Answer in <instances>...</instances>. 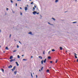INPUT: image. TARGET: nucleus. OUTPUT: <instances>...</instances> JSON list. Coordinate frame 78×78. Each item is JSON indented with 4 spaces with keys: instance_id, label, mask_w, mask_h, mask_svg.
Segmentation results:
<instances>
[{
    "instance_id": "obj_1",
    "label": "nucleus",
    "mask_w": 78,
    "mask_h": 78,
    "mask_svg": "<svg viewBox=\"0 0 78 78\" xmlns=\"http://www.w3.org/2000/svg\"><path fill=\"white\" fill-rule=\"evenodd\" d=\"M12 66L11 65H10L8 67V68L9 69H11V68H12Z\"/></svg>"
},
{
    "instance_id": "obj_2",
    "label": "nucleus",
    "mask_w": 78,
    "mask_h": 78,
    "mask_svg": "<svg viewBox=\"0 0 78 78\" xmlns=\"http://www.w3.org/2000/svg\"><path fill=\"white\" fill-rule=\"evenodd\" d=\"M36 13H37V12L36 11H34L33 12V14H34V15H35V14H36Z\"/></svg>"
},
{
    "instance_id": "obj_3",
    "label": "nucleus",
    "mask_w": 78,
    "mask_h": 78,
    "mask_svg": "<svg viewBox=\"0 0 78 78\" xmlns=\"http://www.w3.org/2000/svg\"><path fill=\"white\" fill-rule=\"evenodd\" d=\"M15 60H16V59H11L10 61V62H12V61H15Z\"/></svg>"
},
{
    "instance_id": "obj_4",
    "label": "nucleus",
    "mask_w": 78,
    "mask_h": 78,
    "mask_svg": "<svg viewBox=\"0 0 78 78\" xmlns=\"http://www.w3.org/2000/svg\"><path fill=\"white\" fill-rule=\"evenodd\" d=\"M12 58H13V56H12V55H11L9 59H12Z\"/></svg>"
},
{
    "instance_id": "obj_5",
    "label": "nucleus",
    "mask_w": 78,
    "mask_h": 78,
    "mask_svg": "<svg viewBox=\"0 0 78 78\" xmlns=\"http://www.w3.org/2000/svg\"><path fill=\"white\" fill-rule=\"evenodd\" d=\"M27 9H28V8L27 7H25V11H27Z\"/></svg>"
},
{
    "instance_id": "obj_6",
    "label": "nucleus",
    "mask_w": 78,
    "mask_h": 78,
    "mask_svg": "<svg viewBox=\"0 0 78 78\" xmlns=\"http://www.w3.org/2000/svg\"><path fill=\"white\" fill-rule=\"evenodd\" d=\"M38 58H39L40 59H42V57L41 56H39Z\"/></svg>"
},
{
    "instance_id": "obj_7",
    "label": "nucleus",
    "mask_w": 78,
    "mask_h": 78,
    "mask_svg": "<svg viewBox=\"0 0 78 78\" xmlns=\"http://www.w3.org/2000/svg\"><path fill=\"white\" fill-rule=\"evenodd\" d=\"M46 61H47V59L45 58L43 61V62H44V63H45V62H46Z\"/></svg>"
},
{
    "instance_id": "obj_8",
    "label": "nucleus",
    "mask_w": 78,
    "mask_h": 78,
    "mask_svg": "<svg viewBox=\"0 0 78 78\" xmlns=\"http://www.w3.org/2000/svg\"><path fill=\"white\" fill-rule=\"evenodd\" d=\"M16 64L17 66H19V64H18V62H16Z\"/></svg>"
},
{
    "instance_id": "obj_9",
    "label": "nucleus",
    "mask_w": 78,
    "mask_h": 78,
    "mask_svg": "<svg viewBox=\"0 0 78 78\" xmlns=\"http://www.w3.org/2000/svg\"><path fill=\"white\" fill-rule=\"evenodd\" d=\"M28 34H31V35H33V34H32V32H30L28 33Z\"/></svg>"
},
{
    "instance_id": "obj_10",
    "label": "nucleus",
    "mask_w": 78,
    "mask_h": 78,
    "mask_svg": "<svg viewBox=\"0 0 78 78\" xmlns=\"http://www.w3.org/2000/svg\"><path fill=\"white\" fill-rule=\"evenodd\" d=\"M16 66H14L13 69L14 70H16Z\"/></svg>"
},
{
    "instance_id": "obj_11",
    "label": "nucleus",
    "mask_w": 78,
    "mask_h": 78,
    "mask_svg": "<svg viewBox=\"0 0 78 78\" xmlns=\"http://www.w3.org/2000/svg\"><path fill=\"white\" fill-rule=\"evenodd\" d=\"M14 73L15 75H16V74L17 73V71H15L14 72Z\"/></svg>"
},
{
    "instance_id": "obj_12",
    "label": "nucleus",
    "mask_w": 78,
    "mask_h": 78,
    "mask_svg": "<svg viewBox=\"0 0 78 78\" xmlns=\"http://www.w3.org/2000/svg\"><path fill=\"white\" fill-rule=\"evenodd\" d=\"M48 24H49V25H53V24H51L49 22H48Z\"/></svg>"
},
{
    "instance_id": "obj_13",
    "label": "nucleus",
    "mask_w": 78,
    "mask_h": 78,
    "mask_svg": "<svg viewBox=\"0 0 78 78\" xmlns=\"http://www.w3.org/2000/svg\"><path fill=\"white\" fill-rule=\"evenodd\" d=\"M60 49L61 50H62V48L61 47H60Z\"/></svg>"
},
{
    "instance_id": "obj_14",
    "label": "nucleus",
    "mask_w": 78,
    "mask_h": 78,
    "mask_svg": "<svg viewBox=\"0 0 78 78\" xmlns=\"http://www.w3.org/2000/svg\"><path fill=\"white\" fill-rule=\"evenodd\" d=\"M51 19H53V20L54 21L56 20V19H55L53 17H52Z\"/></svg>"
},
{
    "instance_id": "obj_15",
    "label": "nucleus",
    "mask_w": 78,
    "mask_h": 78,
    "mask_svg": "<svg viewBox=\"0 0 78 78\" xmlns=\"http://www.w3.org/2000/svg\"><path fill=\"white\" fill-rule=\"evenodd\" d=\"M41 64H43V62H44V60H42L41 61Z\"/></svg>"
},
{
    "instance_id": "obj_16",
    "label": "nucleus",
    "mask_w": 78,
    "mask_h": 78,
    "mask_svg": "<svg viewBox=\"0 0 78 78\" xmlns=\"http://www.w3.org/2000/svg\"><path fill=\"white\" fill-rule=\"evenodd\" d=\"M5 49L6 50H9V48H8L7 47H6V48H5Z\"/></svg>"
},
{
    "instance_id": "obj_17",
    "label": "nucleus",
    "mask_w": 78,
    "mask_h": 78,
    "mask_svg": "<svg viewBox=\"0 0 78 78\" xmlns=\"http://www.w3.org/2000/svg\"><path fill=\"white\" fill-rule=\"evenodd\" d=\"M58 0H55V3H57V2H58Z\"/></svg>"
},
{
    "instance_id": "obj_18",
    "label": "nucleus",
    "mask_w": 78,
    "mask_h": 78,
    "mask_svg": "<svg viewBox=\"0 0 78 78\" xmlns=\"http://www.w3.org/2000/svg\"><path fill=\"white\" fill-rule=\"evenodd\" d=\"M17 58H18L19 59V58H20V56L19 55H17Z\"/></svg>"
},
{
    "instance_id": "obj_19",
    "label": "nucleus",
    "mask_w": 78,
    "mask_h": 78,
    "mask_svg": "<svg viewBox=\"0 0 78 78\" xmlns=\"http://www.w3.org/2000/svg\"><path fill=\"white\" fill-rule=\"evenodd\" d=\"M48 58L49 59H51V57L50 56H48Z\"/></svg>"
},
{
    "instance_id": "obj_20",
    "label": "nucleus",
    "mask_w": 78,
    "mask_h": 78,
    "mask_svg": "<svg viewBox=\"0 0 78 78\" xmlns=\"http://www.w3.org/2000/svg\"><path fill=\"white\" fill-rule=\"evenodd\" d=\"M51 51H55V50L54 49H52L51 50Z\"/></svg>"
},
{
    "instance_id": "obj_21",
    "label": "nucleus",
    "mask_w": 78,
    "mask_h": 78,
    "mask_svg": "<svg viewBox=\"0 0 78 78\" xmlns=\"http://www.w3.org/2000/svg\"><path fill=\"white\" fill-rule=\"evenodd\" d=\"M49 71H50V70H49V69H47V70H46L47 72H49Z\"/></svg>"
},
{
    "instance_id": "obj_22",
    "label": "nucleus",
    "mask_w": 78,
    "mask_h": 78,
    "mask_svg": "<svg viewBox=\"0 0 78 78\" xmlns=\"http://www.w3.org/2000/svg\"><path fill=\"white\" fill-rule=\"evenodd\" d=\"M1 69L3 72H4V69L2 68Z\"/></svg>"
},
{
    "instance_id": "obj_23",
    "label": "nucleus",
    "mask_w": 78,
    "mask_h": 78,
    "mask_svg": "<svg viewBox=\"0 0 78 78\" xmlns=\"http://www.w3.org/2000/svg\"><path fill=\"white\" fill-rule=\"evenodd\" d=\"M72 23H77V22L76 21V22H73Z\"/></svg>"
},
{
    "instance_id": "obj_24",
    "label": "nucleus",
    "mask_w": 78,
    "mask_h": 78,
    "mask_svg": "<svg viewBox=\"0 0 78 78\" xmlns=\"http://www.w3.org/2000/svg\"><path fill=\"white\" fill-rule=\"evenodd\" d=\"M27 60L26 59H23V61H27Z\"/></svg>"
},
{
    "instance_id": "obj_25",
    "label": "nucleus",
    "mask_w": 78,
    "mask_h": 78,
    "mask_svg": "<svg viewBox=\"0 0 78 78\" xmlns=\"http://www.w3.org/2000/svg\"><path fill=\"white\" fill-rule=\"evenodd\" d=\"M44 67H42L41 68V70L42 71V69H43V68Z\"/></svg>"
},
{
    "instance_id": "obj_26",
    "label": "nucleus",
    "mask_w": 78,
    "mask_h": 78,
    "mask_svg": "<svg viewBox=\"0 0 78 78\" xmlns=\"http://www.w3.org/2000/svg\"><path fill=\"white\" fill-rule=\"evenodd\" d=\"M33 11H34L35 10V8L34 7H33Z\"/></svg>"
},
{
    "instance_id": "obj_27",
    "label": "nucleus",
    "mask_w": 78,
    "mask_h": 78,
    "mask_svg": "<svg viewBox=\"0 0 78 78\" xmlns=\"http://www.w3.org/2000/svg\"><path fill=\"white\" fill-rule=\"evenodd\" d=\"M74 56H75V58H78V57L76 55H75Z\"/></svg>"
},
{
    "instance_id": "obj_28",
    "label": "nucleus",
    "mask_w": 78,
    "mask_h": 78,
    "mask_svg": "<svg viewBox=\"0 0 78 78\" xmlns=\"http://www.w3.org/2000/svg\"><path fill=\"white\" fill-rule=\"evenodd\" d=\"M43 55H45V51H44L43 52Z\"/></svg>"
},
{
    "instance_id": "obj_29",
    "label": "nucleus",
    "mask_w": 78,
    "mask_h": 78,
    "mask_svg": "<svg viewBox=\"0 0 78 78\" xmlns=\"http://www.w3.org/2000/svg\"><path fill=\"white\" fill-rule=\"evenodd\" d=\"M10 2H11V3H13V1L12 0H10Z\"/></svg>"
},
{
    "instance_id": "obj_30",
    "label": "nucleus",
    "mask_w": 78,
    "mask_h": 78,
    "mask_svg": "<svg viewBox=\"0 0 78 78\" xmlns=\"http://www.w3.org/2000/svg\"><path fill=\"white\" fill-rule=\"evenodd\" d=\"M58 62V59L56 60V61L55 62V63Z\"/></svg>"
},
{
    "instance_id": "obj_31",
    "label": "nucleus",
    "mask_w": 78,
    "mask_h": 78,
    "mask_svg": "<svg viewBox=\"0 0 78 78\" xmlns=\"http://www.w3.org/2000/svg\"><path fill=\"white\" fill-rule=\"evenodd\" d=\"M17 48H19V45H17Z\"/></svg>"
},
{
    "instance_id": "obj_32",
    "label": "nucleus",
    "mask_w": 78,
    "mask_h": 78,
    "mask_svg": "<svg viewBox=\"0 0 78 78\" xmlns=\"http://www.w3.org/2000/svg\"><path fill=\"white\" fill-rule=\"evenodd\" d=\"M31 76L32 77V78H33V74H32V73H31Z\"/></svg>"
},
{
    "instance_id": "obj_33",
    "label": "nucleus",
    "mask_w": 78,
    "mask_h": 78,
    "mask_svg": "<svg viewBox=\"0 0 78 78\" xmlns=\"http://www.w3.org/2000/svg\"><path fill=\"white\" fill-rule=\"evenodd\" d=\"M50 62V63H53V61H51Z\"/></svg>"
},
{
    "instance_id": "obj_34",
    "label": "nucleus",
    "mask_w": 78,
    "mask_h": 78,
    "mask_svg": "<svg viewBox=\"0 0 78 78\" xmlns=\"http://www.w3.org/2000/svg\"><path fill=\"white\" fill-rule=\"evenodd\" d=\"M16 6H17V3H16Z\"/></svg>"
},
{
    "instance_id": "obj_35",
    "label": "nucleus",
    "mask_w": 78,
    "mask_h": 78,
    "mask_svg": "<svg viewBox=\"0 0 78 78\" xmlns=\"http://www.w3.org/2000/svg\"><path fill=\"white\" fill-rule=\"evenodd\" d=\"M11 37V34H10L9 37V38H10Z\"/></svg>"
},
{
    "instance_id": "obj_36",
    "label": "nucleus",
    "mask_w": 78,
    "mask_h": 78,
    "mask_svg": "<svg viewBox=\"0 0 78 78\" xmlns=\"http://www.w3.org/2000/svg\"><path fill=\"white\" fill-rule=\"evenodd\" d=\"M33 4V2H32L31 3V4L32 5Z\"/></svg>"
},
{
    "instance_id": "obj_37",
    "label": "nucleus",
    "mask_w": 78,
    "mask_h": 78,
    "mask_svg": "<svg viewBox=\"0 0 78 78\" xmlns=\"http://www.w3.org/2000/svg\"><path fill=\"white\" fill-rule=\"evenodd\" d=\"M11 70H12V72H13V71H14V69H11Z\"/></svg>"
},
{
    "instance_id": "obj_38",
    "label": "nucleus",
    "mask_w": 78,
    "mask_h": 78,
    "mask_svg": "<svg viewBox=\"0 0 78 78\" xmlns=\"http://www.w3.org/2000/svg\"><path fill=\"white\" fill-rule=\"evenodd\" d=\"M9 9H8V8H6V10H7V11H8Z\"/></svg>"
},
{
    "instance_id": "obj_39",
    "label": "nucleus",
    "mask_w": 78,
    "mask_h": 78,
    "mask_svg": "<svg viewBox=\"0 0 78 78\" xmlns=\"http://www.w3.org/2000/svg\"><path fill=\"white\" fill-rule=\"evenodd\" d=\"M16 51H17L16 50H14L13 51V52H15Z\"/></svg>"
},
{
    "instance_id": "obj_40",
    "label": "nucleus",
    "mask_w": 78,
    "mask_h": 78,
    "mask_svg": "<svg viewBox=\"0 0 78 78\" xmlns=\"http://www.w3.org/2000/svg\"><path fill=\"white\" fill-rule=\"evenodd\" d=\"M74 55H75H75H76H76H77L75 53H74Z\"/></svg>"
},
{
    "instance_id": "obj_41",
    "label": "nucleus",
    "mask_w": 78,
    "mask_h": 78,
    "mask_svg": "<svg viewBox=\"0 0 78 78\" xmlns=\"http://www.w3.org/2000/svg\"><path fill=\"white\" fill-rule=\"evenodd\" d=\"M20 15H21V16L22 15V13H21V12H20Z\"/></svg>"
},
{
    "instance_id": "obj_42",
    "label": "nucleus",
    "mask_w": 78,
    "mask_h": 78,
    "mask_svg": "<svg viewBox=\"0 0 78 78\" xmlns=\"http://www.w3.org/2000/svg\"><path fill=\"white\" fill-rule=\"evenodd\" d=\"M34 8H36V6L34 5Z\"/></svg>"
},
{
    "instance_id": "obj_43",
    "label": "nucleus",
    "mask_w": 78,
    "mask_h": 78,
    "mask_svg": "<svg viewBox=\"0 0 78 78\" xmlns=\"http://www.w3.org/2000/svg\"><path fill=\"white\" fill-rule=\"evenodd\" d=\"M36 14H39V12L37 13H37Z\"/></svg>"
},
{
    "instance_id": "obj_44",
    "label": "nucleus",
    "mask_w": 78,
    "mask_h": 78,
    "mask_svg": "<svg viewBox=\"0 0 78 78\" xmlns=\"http://www.w3.org/2000/svg\"><path fill=\"white\" fill-rule=\"evenodd\" d=\"M50 51H49L48 52V54H50Z\"/></svg>"
},
{
    "instance_id": "obj_45",
    "label": "nucleus",
    "mask_w": 78,
    "mask_h": 78,
    "mask_svg": "<svg viewBox=\"0 0 78 78\" xmlns=\"http://www.w3.org/2000/svg\"><path fill=\"white\" fill-rule=\"evenodd\" d=\"M19 43H20L21 44H22V43L20 42V41H19Z\"/></svg>"
},
{
    "instance_id": "obj_46",
    "label": "nucleus",
    "mask_w": 78,
    "mask_h": 78,
    "mask_svg": "<svg viewBox=\"0 0 78 78\" xmlns=\"http://www.w3.org/2000/svg\"><path fill=\"white\" fill-rule=\"evenodd\" d=\"M36 78H37V75H36Z\"/></svg>"
},
{
    "instance_id": "obj_47",
    "label": "nucleus",
    "mask_w": 78,
    "mask_h": 78,
    "mask_svg": "<svg viewBox=\"0 0 78 78\" xmlns=\"http://www.w3.org/2000/svg\"><path fill=\"white\" fill-rule=\"evenodd\" d=\"M12 12L13 13H14V11H13V10H12Z\"/></svg>"
},
{
    "instance_id": "obj_48",
    "label": "nucleus",
    "mask_w": 78,
    "mask_h": 78,
    "mask_svg": "<svg viewBox=\"0 0 78 78\" xmlns=\"http://www.w3.org/2000/svg\"><path fill=\"white\" fill-rule=\"evenodd\" d=\"M20 9H22V8H21V7H20Z\"/></svg>"
},
{
    "instance_id": "obj_49",
    "label": "nucleus",
    "mask_w": 78,
    "mask_h": 78,
    "mask_svg": "<svg viewBox=\"0 0 78 78\" xmlns=\"http://www.w3.org/2000/svg\"><path fill=\"white\" fill-rule=\"evenodd\" d=\"M17 1H21V0H17Z\"/></svg>"
},
{
    "instance_id": "obj_50",
    "label": "nucleus",
    "mask_w": 78,
    "mask_h": 78,
    "mask_svg": "<svg viewBox=\"0 0 78 78\" xmlns=\"http://www.w3.org/2000/svg\"><path fill=\"white\" fill-rule=\"evenodd\" d=\"M37 10H39V9H38V7H37Z\"/></svg>"
},
{
    "instance_id": "obj_51",
    "label": "nucleus",
    "mask_w": 78,
    "mask_h": 78,
    "mask_svg": "<svg viewBox=\"0 0 78 78\" xmlns=\"http://www.w3.org/2000/svg\"><path fill=\"white\" fill-rule=\"evenodd\" d=\"M77 62H78V59H77Z\"/></svg>"
},
{
    "instance_id": "obj_52",
    "label": "nucleus",
    "mask_w": 78,
    "mask_h": 78,
    "mask_svg": "<svg viewBox=\"0 0 78 78\" xmlns=\"http://www.w3.org/2000/svg\"><path fill=\"white\" fill-rule=\"evenodd\" d=\"M39 72H41V69H39Z\"/></svg>"
},
{
    "instance_id": "obj_53",
    "label": "nucleus",
    "mask_w": 78,
    "mask_h": 78,
    "mask_svg": "<svg viewBox=\"0 0 78 78\" xmlns=\"http://www.w3.org/2000/svg\"><path fill=\"white\" fill-rule=\"evenodd\" d=\"M67 12V11H66L65 12H65V13Z\"/></svg>"
},
{
    "instance_id": "obj_54",
    "label": "nucleus",
    "mask_w": 78,
    "mask_h": 78,
    "mask_svg": "<svg viewBox=\"0 0 78 78\" xmlns=\"http://www.w3.org/2000/svg\"><path fill=\"white\" fill-rule=\"evenodd\" d=\"M22 56H24V55H22Z\"/></svg>"
},
{
    "instance_id": "obj_55",
    "label": "nucleus",
    "mask_w": 78,
    "mask_h": 78,
    "mask_svg": "<svg viewBox=\"0 0 78 78\" xmlns=\"http://www.w3.org/2000/svg\"><path fill=\"white\" fill-rule=\"evenodd\" d=\"M33 58V56H31V58Z\"/></svg>"
},
{
    "instance_id": "obj_56",
    "label": "nucleus",
    "mask_w": 78,
    "mask_h": 78,
    "mask_svg": "<svg viewBox=\"0 0 78 78\" xmlns=\"http://www.w3.org/2000/svg\"><path fill=\"white\" fill-rule=\"evenodd\" d=\"M0 33H1V30H0Z\"/></svg>"
},
{
    "instance_id": "obj_57",
    "label": "nucleus",
    "mask_w": 78,
    "mask_h": 78,
    "mask_svg": "<svg viewBox=\"0 0 78 78\" xmlns=\"http://www.w3.org/2000/svg\"><path fill=\"white\" fill-rule=\"evenodd\" d=\"M40 16H41V17H42V16H41V15H40Z\"/></svg>"
},
{
    "instance_id": "obj_58",
    "label": "nucleus",
    "mask_w": 78,
    "mask_h": 78,
    "mask_svg": "<svg viewBox=\"0 0 78 78\" xmlns=\"http://www.w3.org/2000/svg\"><path fill=\"white\" fill-rule=\"evenodd\" d=\"M76 1H77V0H75V2H76Z\"/></svg>"
},
{
    "instance_id": "obj_59",
    "label": "nucleus",
    "mask_w": 78,
    "mask_h": 78,
    "mask_svg": "<svg viewBox=\"0 0 78 78\" xmlns=\"http://www.w3.org/2000/svg\"><path fill=\"white\" fill-rule=\"evenodd\" d=\"M3 53H5V51H4Z\"/></svg>"
},
{
    "instance_id": "obj_60",
    "label": "nucleus",
    "mask_w": 78,
    "mask_h": 78,
    "mask_svg": "<svg viewBox=\"0 0 78 78\" xmlns=\"http://www.w3.org/2000/svg\"><path fill=\"white\" fill-rule=\"evenodd\" d=\"M27 6L28 7V5H27Z\"/></svg>"
},
{
    "instance_id": "obj_61",
    "label": "nucleus",
    "mask_w": 78,
    "mask_h": 78,
    "mask_svg": "<svg viewBox=\"0 0 78 78\" xmlns=\"http://www.w3.org/2000/svg\"><path fill=\"white\" fill-rule=\"evenodd\" d=\"M15 41H16V39L14 40Z\"/></svg>"
},
{
    "instance_id": "obj_62",
    "label": "nucleus",
    "mask_w": 78,
    "mask_h": 78,
    "mask_svg": "<svg viewBox=\"0 0 78 78\" xmlns=\"http://www.w3.org/2000/svg\"><path fill=\"white\" fill-rule=\"evenodd\" d=\"M51 67H49V69H51Z\"/></svg>"
},
{
    "instance_id": "obj_63",
    "label": "nucleus",
    "mask_w": 78,
    "mask_h": 78,
    "mask_svg": "<svg viewBox=\"0 0 78 78\" xmlns=\"http://www.w3.org/2000/svg\"><path fill=\"white\" fill-rule=\"evenodd\" d=\"M33 74H34V73H33Z\"/></svg>"
},
{
    "instance_id": "obj_64",
    "label": "nucleus",
    "mask_w": 78,
    "mask_h": 78,
    "mask_svg": "<svg viewBox=\"0 0 78 78\" xmlns=\"http://www.w3.org/2000/svg\"><path fill=\"white\" fill-rule=\"evenodd\" d=\"M66 52H67V51H66Z\"/></svg>"
}]
</instances>
